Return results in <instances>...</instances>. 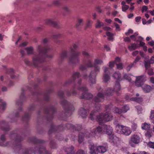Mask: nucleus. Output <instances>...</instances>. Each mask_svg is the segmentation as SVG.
<instances>
[{
    "mask_svg": "<svg viewBox=\"0 0 154 154\" xmlns=\"http://www.w3.org/2000/svg\"><path fill=\"white\" fill-rule=\"evenodd\" d=\"M117 68L119 70H121L123 68V64L121 63H120L118 64H116Z\"/></svg>",
    "mask_w": 154,
    "mask_h": 154,
    "instance_id": "obj_57",
    "label": "nucleus"
},
{
    "mask_svg": "<svg viewBox=\"0 0 154 154\" xmlns=\"http://www.w3.org/2000/svg\"><path fill=\"white\" fill-rule=\"evenodd\" d=\"M45 23L47 25H51L57 28H58L60 27V25L54 21L52 20L51 19H48L45 20Z\"/></svg>",
    "mask_w": 154,
    "mask_h": 154,
    "instance_id": "obj_18",
    "label": "nucleus"
},
{
    "mask_svg": "<svg viewBox=\"0 0 154 154\" xmlns=\"http://www.w3.org/2000/svg\"><path fill=\"white\" fill-rule=\"evenodd\" d=\"M113 112L115 113L121 114L122 113L121 109H119L117 107H115L113 109Z\"/></svg>",
    "mask_w": 154,
    "mask_h": 154,
    "instance_id": "obj_47",
    "label": "nucleus"
},
{
    "mask_svg": "<svg viewBox=\"0 0 154 154\" xmlns=\"http://www.w3.org/2000/svg\"><path fill=\"white\" fill-rule=\"evenodd\" d=\"M151 63L149 60L144 61V65L146 70L150 67Z\"/></svg>",
    "mask_w": 154,
    "mask_h": 154,
    "instance_id": "obj_41",
    "label": "nucleus"
},
{
    "mask_svg": "<svg viewBox=\"0 0 154 154\" xmlns=\"http://www.w3.org/2000/svg\"><path fill=\"white\" fill-rule=\"evenodd\" d=\"M82 128L81 125H76L75 126V128L73 129L79 131L81 130Z\"/></svg>",
    "mask_w": 154,
    "mask_h": 154,
    "instance_id": "obj_46",
    "label": "nucleus"
},
{
    "mask_svg": "<svg viewBox=\"0 0 154 154\" xmlns=\"http://www.w3.org/2000/svg\"><path fill=\"white\" fill-rule=\"evenodd\" d=\"M113 90H112L111 89L107 88L104 94V96L105 95L107 96H110L113 93Z\"/></svg>",
    "mask_w": 154,
    "mask_h": 154,
    "instance_id": "obj_34",
    "label": "nucleus"
},
{
    "mask_svg": "<svg viewBox=\"0 0 154 154\" xmlns=\"http://www.w3.org/2000/svg\"><path fill=\"white\" fill-rule=\"evenodd\" d=\"M117 126L121 130L122 134L126 136L129 135L131 133V131L128 127L118 124Z\"/></svg>",
    "mask_w": 154,
    "mask_h": 154,
    "instance_id": "obj_12",
    "label": "nucleus"
},
{
    "mask_svg": "<svg viewBox=\"0 0 154 154\" xmlns=\"http://www.w3.org/2000/svg\"><path fill=\"white\" fill-rule=\"evenodd\" d=\"M123 78L124 79L128 80L129 82L131 81V79L129 77L127 74H125L123 76Z\"/></svg>",
    "mask_w": 154,
    "mask_h": 154,
    "instance_id": "obj_61",
    "label": "nucleus"
},
{
    "mask_svg": "<svg viewBox=\"0 0 154 154\" xmlns=\"http://www.w3.org/2000/svg\"><path fill=\"white\" fill-rule=\"evenodd\" d=\"M50 147L51 149H55L56 147V145L55 143L53 141H51L50 143Z\"/></svg>",
    "mask_w": 154,
    "mask_h": 154,
    "instance_id": "obj_51",
    "label": "nucleus"
},
{
    "mask_svg": "<svg viewBox=\"0 0 154 154\" xmlns=\"http://www.w3.org/2000/svg\"><path fill=\"white\" fill-rule=\"evenodd\" d=\"M11 139H12L13 143L11 142H7L5 144L4 143L6 140V138L4 135H2L0 138V146H11L13 149L17 152L20 150L21 148V142L23 139L21 137L18 135L17 133H11L10 135Z\"/></svg>",
    "mask_w": 154,
    "mask_h": 154,
    "instance_id": "obj_1",
    "label": "nucleus"
},
{
    "mask_svg": "<svg viewBox=\"0 0 154 154\" xmlns=\"http://www.w3.org/2000/svg\"><path fill=\"white\" fill-rule=\"evenodd\" d=\"M94 68L95 66H97L98 65H101L103 64V60L99 58H96L94 60Z\"/></svg>",
    "mask_w": 154,
    "mask_h": 154,
    "instance_id": "obj_25",
    "label": "nucleus"
},
{
    "mask_svg": "<svg viewBox=\"0 0 154 154\" xmlns=\"http://www.w3.org/2000/svg\"><path fill=\"white\" fill-rule=\"evenodd\" d=\"M138 35V34L137 33L135 32L134 33L133 35H131L130 37L131 39L134 41H135L136 40V37Z\"/></svg>",
    "mask_w": 154,
    "mask_h": 154,
    "instance_id": "obj_50",
    "label": "nucleus"
},
{
    "mask_svg": "<svg viewBox=\"0 0 154 154\" xmlns=\"http://www.w3.org/2000/svg\"><path fill=\"white\" fill-rule=\"evenodd\" d=\"M141 128L145 130L149 129L150 128V125L146 123H144L142 124Z\"/></svg>",
    "mask_w": 154,
    "mask_h": 154,
    "instance_id": "obj_32",
    "label": "nucleus"
},
{
    "mask_svg": "<svg viewBox=\"0 0 154 154\" xmlns=\"http://www.w3.org/2000/svg\"><path fill=\"white\" fill-rule=\"evenodd\" d=\"M85 64L88 68L94 67V63L93 62L92 58H90L85 60Z\"/></svg>",
    "mask_w": 154,
    "mask_h": 154,
    "instance_id": "obj_19",
    "label": "nucleus"
},
{
    "mask_svg": "<svg viewBox=\"0 0 154 154\" xmlns=\"http://www.w3.org/2000/svg\"><path fill=\"white\" fill-rule=\"evenodd\" d=\"M145 135L148 138H150L151 137V132L149 131H147L145 133Z\"/></svg>",
    "mask_w": 154,
    "mask_h": 154,
    "instance_id": "obj_53",
    "label": "nucleus"
},
{
    "mask_svg": "<svg viewBox=\"0 0 154 154\" xmlns=\"http://www.w3.org/2000/svg\"><path fill=\"white\" fill-rule=\"evenodd\" d=\"M83 23V19L81 18H79L77 21V23L76 24V27H78L82 25Z\"/></svg>",
    "mask_w": 154,
    "mask_h": 154,
    "instance_id": "obj_43",
    "label": "nucleus"
},
{
    "mask_svg": "<svg viewBox=\"0 0 154 154\" xmlns=\"http://www.w3.org/2000/svg\"><path fill=\"white\" fill-rule=\"evenodd\" d=\"M135 65L132 63L129 65L126 68V69L128 71H129L131 68L134 66Z\"/></svg>",
    "mask_w": 154,
    "mask_h": 154,
    "instance_id": "obj_55",
    "label": "nucleus"
},
{
    "mask_svg": "<svg viewBox=\"0 0 154 154\" xmlns=\"http://www.w3.org/2000/svg\"><path fill=\"white\" fill-rule=\"evenodd\" d=\"M38 54H34L32 57V61L35 66H37L38 63L46 61V58L48 57L46 55V53L50 50L48 46L43 47L42 45L37 47Z\"/></svg>",
    "mask_w": 154,
    "mask_h": 154,
    "instance_id": "obj_2",
    "label": "nucleus"
},
{
    "mask_svg": "<svg viewBox=\"0 0 154 154\" xmlns=\"http://www.w3.org/2000/svg\"><path fill=\"white\" fill-rule=\"evenodd\" d=\"M106 35L108 36V38L109 40H111L113 41V34L109 32H106Z\"/></svg>",
    "mask_w": 154,
    "mask_h": 154,
    "instance_id": "obj_37",
    "label": "nucleus"
},
{
    "mask_svg": "<svg viewBox=\"0 0 154 154\" xmlns=\"http://www.w3.org/2000/svg\"><path fill=\"white\" fill-rule=\"evenodd\" d=\"M140 137L139 135L137 134H134L131 137L129 143L131 144V146L134 147V144L132 143H134L135 144H138L140 143Z\"/></svg>",
    "mask_w": 154,
    "mask_h": 154,
    "instance_id": "obj_9",
    "label": "nucleus"
},
{
    "mask_svg": "<svg viewBox=\"0 0 154 154\" xmlns=\"http://www.w3.org/2000/svg\"><path fill=\"white\" fill-rule=\"evenodd\" d=\"M87 152L84 150L80 149L78 150L76 152V154H86Z\"/></svg>",
    "mask_w": 154,
    "mask_h": 154,
    "instance_id": "obj_52",
    "label": "nucleus"
},
{
    "mask_svg": "<svg viewBox=\"0 0 154 154\" xmlns=\"http://www.w3.org/2000/svg\"><path fill=\"white\" fill-rule=\"evenodd\" d=\"M129 109V107L127 105L123 106L121 109L122 113H125Z\"/></svg>",
    "mask_w": 154,
    "mask_h": 154,
    "instance_id": "obj_35",
    "label": "nucleus"
},
{
    "mask_svg": "<svg viewBox=\"0 0 154 154\" xmlns=\"http://www.w3.org/2000/svg\"><path fill=\"white\" fill-rule=\"evenodd\" d=\"M148 8L147 6L146 5H143L142 7V12L143 13L144 11H146L148 10Z\"/></svg>",
    "mask_w": 154,
    "mask_h": 154,
    "instance_id": "obj_64",
    "label": "nucleus"
},
{
    "mask_svg": "<svg viewBox=\"0 0 154 154\" xmlns=\"http://www.w3.org/2000/svg\"><path fill=\"white\" fill-rule=\"evenodd\" d=\"M139 45L135 43L132 44L131 45H129L128 47V49L131 51L136 49L139 47Z\"/></svg>",
    "mask_w": 154,
    "mask_h": 154,
    "instance_id": "obj_27",
    "label": "nucleus"
},
{
    "mask_svg": "<svg viewBox=\"0 0 154 154\" xmlns=\"http://www.w3.org/2000/svg\"><path fill=\"white\" fill-rule=\"evenodd\" d=\"M148 145L149 147L154 149V142H149L148 144Z\"/></svg>",
    "mask_w": 154,
    "mask_h": 154,
    "instance_id": "obj_60",
    "label": "nucleus"
},
{
    "mask_svg": "<svg viewBox=\"0 0 154 154\" xmlns=\"http://www.w3.org/2000/svg\"><path fill=\"white\" fill-rule=\"evenodd\" d=\"M112 117L113 116L111 113L106 112L104 114H101L95 119L99 123H101L109 121L112 119Z\"/></svg>",
    "mask_w": 154,
    "mask_h": 154,
    "instance_id": "obj_4",
    "label": "nucleus"
},
{
    "mask_svg": "<svg viewBox=\"0 0 154 154\" xmlns=\"http://www.w3.org/2000/svg\"><path fill=\"white\" fill-rule=\"evenodd\" d=\"M84 134L83 133H80L78 137V141L79 143H81L84 140Z\"/></svg>",
    "mask_w": 154,
    "mask_h": 154,
    "instance_id": "obj_38",
    "label": "nucleus"
},
{
    "mask_svg": "<svg viewBox=\"0 0 154 154\" xmlns=\"http://www.w3.org/2000/svg\"><path fill=\"white\" fill-rule=\"evenodd\" d=\"M129 8V6L128 5H123L122 6V9L123 11H125Z\"/></svg>",
    "mask_w": 154,
    "mask_h": 154,
    "instance_id": "obj_63",
    "label": "nucleus"
},
{
    "mask_svg": "<svg viewBox=\"0 0 154 154\" xmlns=\"http://www.w3.org/2000/svg\"><path fill=\"white\" fill-rule=\"evenodd\" d=\"M30 140L29 141V142H32L34 143H42L44 142V141L41 139H37L34 137H32L29 138Z\"/></svg>",
    "mask_w": 154,
    "mask_h": 154,
    "instance_id": "obj_22",
    "label": "nucleus"
},
{
    "mask_svg": "<svg viewBox=\"0 0 154 154\" xmlns=\"http://www.w3.org/2000/svg\"><path fill=\"white\" fill-rule=\"evenodd\" d=\"M82 54L85 57L86 59L90 58H93V55L90 54L88 52L85 51L82 52Z\"/></svg>",
    "mask_w": 154,
    "mask_h": 154,
    "instance_id": "obj_33",
    "label": "nucleus"
},
{
    "mask_svg": "<svg viewBox=\"0 0 154 154\" xmlns=\"http://www.w3.org/2000/svg\"><path fill=\"white\" fill-rule=\"evenodd\" d=\"M90 154H98L99 152L103 153L107 150V148L103 146H96L91 145L90 148Z\"/></svg>",
    "mask_w": 154,
    "mask_h": 154,
    "instance_id": "obj_5",
    "label": "nucleus"
},
{
    "mask_svg": "<svg viewBox=\"0 0 154 154\" xmlns=\"http://www.w3.org/2000/svg\"><path fill=\"white\" fill-rule=\"evenodd\" d=\"M140 87L145 93L150 92L152 90L154 89V85L151 86L146 84H143Z\"/></svg>",
    "mask_w": 154,
    "mask_h": 154,
    "instance_id": "obj_16",
    "label": "nucleus"
},
{
    "mask_svg": "<svg viewBox=\"0 0 154 154\" xmlns=\"http://www.w3.org/2000/svg\"><path fill=\"white\" fill-rule=\"evenodd\" d=\"M63 130V128L62 126L60 125L59 126H55L53 125H51L48 132V134H50L53 132H59Z\"/></svg>",
    "mask_w": 154,
    "mask_h": 154,
    "instance_id": "obj_11",
    "label": "nucleus"
},
{
    "mask_svg": "<svg viewBox=\"0 0 154 154\" xmlns=\"http://www.w3.org/2000/svg\"><path fill=\"white\" fill-rule=\"evenodd\" d=\"M72 47L73 48H72L71 47L70 48L71 51L72 53L75 52V51L78 48V46L77 45L74 44L73 45Z\"/></svg>",
    "mask_w": 154,
    "mask_h": 154,
    "instance_id": "obj_45",
    "label": "nucleus"
},
{
    "mask_svg": "<svg viewBox=\"0 0 154 154\" xmlns=\"http://www.w3.org/2000/svg\"><path fill=\"white\" fill-rule=\"evenodd\" d=\"M93 23V21L90 19H88L87 20V27H89Z\"/></svg>",
    "mask_w": 154,
    "mask_h": 154,
    "instance_id": "obj_56",
    "label": "nucleus"
},
{
    "mask_svg": "<svg viewBox=\"0 0 154 154\" xmlns=\"http://www.w3.org/2000/svg\"><path fill=\"white\" fill-rule=\"evenodd\" d=\"M136 108L137 109V111L139 113H140L142 110L141 106L140 105L137 106H136Z\"/></svg>",
    "mask_w": 154,
    "mask_h": 154,
    "instance_id": "obj_62",
    "label": "nucleus"
},
{
    "mask_svg": "<svg viewBox=\"0 0 154 154\" xmlns=\"http://www.w3.org/2000/svg\"><path fill=\"white\" fill-rule=\"evenodd\" d=\"M79 113L83 118H86L87 116V111L83 108L80 109L79 111Z\"/></svg>",
    "mask_w": 154,
    "mask_h": 154,
    "instance_id": "obj_23",
    "label": "nucleus"
},
{
    "mask_svg": "<svg viewBox=\"0 0 154 154\" xmlns=\"http://www.w3.org/2000/svg\"><path fill=\"white\" fill-rule=\"evenodd\" d=\"M113 77L115 79H119L121 78V75L119 71L116 72L113 75Z\"/></svg>",
    "mask_w": 154,
    "mask_h": 154,
    "instance_id": "obj_31",
    "label": "nucleus"
},
{
    "mask_svg": "<svg viewBox=\"0 0 154 154\" xmlns=\"http://www.w3.org/2000/svg\"><path fill=\"white\" fill-rule=\"evenodd\" d=\"M95 106L97 110L92 111L90 114V118L92 120H94L97 117V116H98L97 112L99 111L101 108V106L99 103L96 104Z\"/></svg>",
    "mask_w": 154,
    "mask_h": 154,
    "instance_id": "obj_10",
    "label": "nucleus"
},
{
    "mask_svg": "<svg viewBox=\"0 0 154 154\" xmlns=\"http://www.w3.org/2000/svg\"><path fill=\"white\" fill-rule=\"evenodd\" d=\"M143 75L137 76L135 81V85L137 87H140L142 85L141 83L144 82L145 80Z\"/></svg>",
    "mask_w": 154,
    "mask_h": 154,
    "instance_id": "obj_14",
    "label": "nucleus"
},
{
    "mask_svg": "<svg viewBox=\"0 0 154 154\" xmlns=\"http://www.w3.org/2000/svg\"><path fill=\"white\" fill-rule=\"evenodd\" d=\"M103 128L106 133L107 134L109 137L112 135L113 129L109 125H103Z\"/></svg>",
    "mask_w": 154,
    "mask_h": 154,
    "instance_id": "obj_17",
    "label": "nucleus"
},
{
    "mask_svg": "<svg viewBox=\"0 0 154 154\" xmlns=\"http://www.w3.org/2000/svg\"><path fill=\"white\" fill-rule=\"evenodd\" d=\"M25 50L26 51L27 54L28 55H31L33 54L34 48L32 46L26 47Z\"/></svg>",
    "mask_w": 154,
    "mask_h": 154,
    "instance_id": "obj_29",
    "label": "nucleus"
},
{
    "mask_svg": "<svg viewBox=\"0 0 154 154\" xmlns=\"http://www.w3.org/2000/svg\"><path fill=\"white\" fill-rule=\"evenodd\" d=\"M100 67L99 66H95L94 69L91 70L89 74V79L92 84H95L96 82L95 78L97 73L100 71Z\"/></svg>",
    "mask_w": 154,
    "mask_h": 154,
    "instance_id": "obj_7",
    "label": "nucleus"
},
{
    "mask_svg": "<svg viewBox=\"0 0 154 154\" xmlns=\"http://www.w3.org/2000/svg\"><path fill=\"white\" fill-rule=\"evenodd\" d=\"M121 89V86L119 83L118 82L116 81V83L114 88V92H118Z\"/></svg>",
    "mask_w": 154,
    "mask_h": 154,
    "instance_id": "obj_26",
    "label": "nucleus"
},
{
    "mask_svg": "<svg viewBox=\"0 0 154 154\" xmlns=\"http://www.w3.org/2000/svg\"><path fill=\"white\" fill-rule=\"evenodd\" d=\"M141 59V57L140 56H137L135 58L134 61L133 63L135 65V64L138 62L139 60Z\"/></svg>",
    "mask_w": 154,
    "mask_h": 154,
    "instance_id": "obj_59",
    "label": "nucleus"
},
{
    "mask_svg": "<svg viewBox=\"0 0 154 154\" xmlns=\"http://www.w3.org/2000/svg\"><path fill=\"white\" fill-rule=\"evenodd\" d=\"M30 116V114H25L24 116L23 117L22 120L23 121H27L29 119Z\"/></svg>",
    "mask_w": 154,
    "mask_h": 154,
    "instance_id": "obj_44",
    "label": "nucleus"
},
{
    "mask_svg": "<svg viewBox=\"0 0 154 154\" xmlns=\"http://www.w3.org/2000/svg\"><path fill=\"white\" fill-rule=\"evenodd\" d=\"M103 79L104 82H106L110 79V77L108 74L105 73L103 75Z\"/></svg>",
    "mask_w": 154,
    "mask_h": 154,
    "instance_id": "obj_42",
    "label": "nucleus"
},
{
    "mask_svg": "<svg viewBox=\"0 0 154 154\" xmlns=\"http://www.w3.org/2000/svg\"><path fill=\"white\" fill-rule=\"evenodd\" d=\"M67 51H63L61 53L60 56V58L61 60H63L67 57Z\"/></svg>",
    "mask_w": 154,
    "mask_h": 154,
    "instance_id": "obj_39",
    "label": "nucleus"
},
{
    "mask_svg": "<svg viewBox=\"0 0 154 154\" xmlns=\"http://www.w3.org/2000/svg\"><path fill=\"white\" fill-rule=\"evenodd\" d=\"M0 128L5 131H8L10 129V127L7 125L5 121H3L0 124Z\"/></svg>",
    "mask_w": 154,
    "mask_h": 154,
    "instance_id": "obj_20",
    "label": "nucleus"
},
{
    "mask_svg": "<svg viewBox=\"0 0 154 154\" xmlns=\"http://www.w3.org/2000/svg\"><path fill=\"white\" fill-rule=\"evenodd\" d=\"M132 101H134L137 103H140L142 102L143 98L141 97H133L130 99Z\"/></svg>",
    "mask_w": 154,
    "mask_h": 154,
    "instance_id": "obj_28",
    "label": "nucleus"
},
{
    "mask_svg": "<svg viewBox=\"0 0 154 154\" xmlns=\"http://www.w3.org/2000/svg\"><path fill=\"white\" fill-rule=\"evenodd\" d=\"M109 141L113 143L116 146H118L120 143V139L113 134L110 135L109 137Z\"/></svg>",
    "mask_w": 154,
    "mask_h": 154,
    "instance_id": "obj_13",
    "label": "nucleus"
},
{
    "mask_svg": "<svg viewBox=\"0 0 154 154\" xmlns=\"http://www.w3.org/2000/svg\"><path fill=\"white\" fill-rule=\"evenodd\" d=\"M74 109V108L72 107L71 110L69 108L68 109L65 110V112L63 114V116H70L71 114L72 111H73Z\"/></svg>",
    "mask_w": 154,
    "mask_h": 154,
    "instance_id": "obj_30",
    "label": "nucleus"
},
{
    "mask_svg": "<svg viewBox=\"0 0 154 154\" xmlns=\"http://www.w3.org/2000/svg\"><path fill=\"white\" fill-rule=\"evenodd\" d=\"M97 132L100 134H103L105 133V131L103 129V125L101 127L98 126L97 128L94 133L96 134Z\"/></svg>",
    "mask_w": 154,
    "mask_h": 154,
    "instance_id": "obj_24",
    "label": "nucleus"
},
{
    "mask_svg": "<svg viewBox=\"0 0 154 154\" xmlns=\"http://www.w3.org/2000/svg\"><path fill=\"white\" fill-rule=\"evenodd\" d=\"M81 52L78 51L73 54L69 58L68 62L71 65H76L79 63L80 61V58L78 57L80 55Z\"/></svg>",
    "mask_w": 154,
    "mask_h": 154,
    "instance_id": "obj_6",
    "label": "nucleus"
},
{
    "mask_svg": "<svg viewBox=\"0 0 154 154\" xmlns=\"http://www.w3.org/2000/svg\"><path fill=\"white\" fill-rule=\"evenodd\" d=\"M78 89L83 92L82 95L80 97V99L88 100L93 97L92 94L88 92V90L86 87L78 88Z\"/></svg>",
    "mask_w": 154,
    "mask_h": 154,
    "instance_id": "obj_8",
    "label": "nucleus"
},
{
    "mask_svg": "<svg viewBox=\"0 0 154 154\" xmlns=\"http://www.w3.org/2000/svg\"><path fill=\"white\" fill-rule=\"evenodd\" d=\"M104 94L101 90L100 92H99L97 93L96 96L94 98V100L96 102H99L103 101L104 100Z\"/></svg>",
    "mask_w": 154,
    "mask_h": 154,
    "instance_id": "obj_15",
    "label": "nucleus"
},
{
    "mask_svg": "<svg viewBox=\"0 0 154 154\" xmlns=\"http://www.w3.org/2000/svg\"><path fill=\"white\" fill-rule=\"evenodd\" d=\"M60 104L64 107V106H68L69 103L66 100H63L61 102Z\"/></svg>",
    "mask_w": 154,
    "mask_h": 154,
    "instance_id": "obj_48",
    "label": "nucleus"
},
{
    "mask_svg": "<svg viewBox=\"0 0 154 154\" xmlns=\"http://www.w3.org/2000/svg\"><path fill=\"white\" fill-rule=\"evenodd\" d=\"M87 67L85 65L84 66L83 65H81L79 66V69L80 70L84 71L87 70Z\"/></svg>",
    "mask_w": 154,
    "mask_h": 154,
    "instance_id": "obj_49",
    "label": "nucleus"
},
{
    "mask_svg": "<svg viewBox=\"0 0 154 154\" xmlns=\"http://www.w3.org/2000/svg\"><path fill=\"white\" fill-rule=\"evenodd\" d=\"M104 23L100 20H98L96 24L95 27L96 28H100L101 26H103Z\"/></svg>",
    "mask_w": 154,
    "mask_h": 154,
    "instance_id": "obj_40",
    "label": "nucleus"
},
{
    "mask_svg": "<svg viewBox=\"0 0 154 154\" xmlns=\"http://www.w3.org/2000/svg\"><path fill=\"white\" fill-rule=\"evenodd\" d=\"M147 73L149 75H153L154 72H153V69L152 68H150L148 69Z\"/></svg>",
    "mask_w": 154,
    "mask_h": 154,
    "instance_id": "obj_58",
    "label": "nucleus"
},
{
    "mask_svg": "<svg viewBox=\"0 0 154 154\" xmlns=\"http://www.w3.org/2000/svg\"><path fill=\"white\" fill-rule=\"evenodd\" d=\"M24 154H30L31 152H33L35 154H41L43 153L45 154H51L48 151L46 150L45 147L41 144H38L37 146L35 148L33 151L31 149H26L24 150Z\"/></svg>",
    "mask_w": 154,
    "mask_h": 154,
    "instance_id": "obj_3",
    "label": "nucleus"
},
{
    "mask_svg": "<svg viewBox=\"0 0 154 154\" xmlns=\"http://www.w3.org/2000/svg\"><path fill=\"white\" fill-rule=\"evenodd\" d=\"M66 127L68 129H72L75 128V126L70 124H67L66 125Z\"/></svg>",
    "mask_w": 154,
    "mask_h": 154,
    "instance_id": "obj_54",
    "label": "nucleus"
},
{
    "mask_svg": "<svg viewBox=\"0 0 154 154\" xmlns=\"http://www.w3.org/2000/svg\"><path fill=\"white\" fill-rule=\"evenodd\" d=\"M64 149L67 154H74V147L72 146L66 148Z\"/></svg>",
    "mask_w": 154,
    "mask_h": 154,
    "instance_id": "obj_21",
    "label": "nucleus"
},
{
    "mask_svg": "<svg viewBox=\"0 0 154 154\" xmlns=\"http://www.w3.org/2000/svg\"><path fill=\"white\" fill-rule=\"evenodd\" d=\"M80 76V73L79 72H74L72 75V78L74 80H75L76 79L78 78Z\"/></svg>",
    "mask_w": 154,
    "mask_h": 154,
    "instance_id": "obj_36",
    "label": "nucleus"
}]
</instances>
